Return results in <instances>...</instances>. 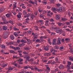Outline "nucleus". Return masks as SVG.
Returning a JSON list of instances; mask_svg holds the SVG:
<instances>
[{
  "label": "nucleus",
  "instance_id": "f257e3e1",
  "mask_svg": "<svg viewBox=\"0 0 73 73\" xmlns=\"http://www.w3.org/2000/svg\"><path fill=\"white\" fill-rule=\"evenodd\" d=\"M56 33H59L60 34H61L63 32V30L62 29L57 30H56Z\"/></svg>",
  "mask_w": 73,
  "mask_h": 73
},
{
  "label": "nucleus",
  "instance_id": "f03ea898",
  "mask_svg": "<svg viewBox=\"0 0 73 73\" xmlns=\"http://www.w3.org/2000/svg\"><path fill=\"white\" fill-rule=\"evenodd\" d=\"M30 68V69H31V70H34V68H32V66L30 67V66L29 65H27V66H25L24 67V69H28V68Z\"/></svg>",
  "mask_w": 73,
  "mask_h": 73
},
{
  "label": "nucleus",
  "instance_id": "7ed1b4c3",
  "mask_svg": "<svg viewBox=\"0 0 73 73\" xmlns=\"http://www.w3.org/2000/svg\"><path fill=\"white\" fill-rule=\"evenodd\" d=\"M34 38H33V41H34V42H35V40L36 39H37V38H38V35L34 34Z\"/></svg>",
  "mask_w": 73,
  "mask_h": 73
},
{
  "label": "nucleus",
  "instance_id": "20e7f679",
  "mask_svg": "<svg viewBox=\"0 0 73 73\" xmlns=\"http://www.w3.org/2000/svg\"><path fill=\"white\" fill-rule=\"evenodd\" d=\"M47 15L49 16H51V15H53V13L52 12L51 13L50 11H49L48 12Z\"/></svg>",
  "mask_w": 73,
  "mask_h": 73
},
{
  "label": "nucleus",
  "instance_id": "39448f33",
  "mask_svg": "<svg viewBox=\"0 0 73 73\" xmlns=\"http://www.w3.org/2000/svg\"><path fill=\"white\" fill-rule=\"evenodd\" d=\"M52 41V45H56V39H54Z\"/></svg>",
  "mask_w": 73,
  "mask_h": 73
},
{
  "label": "nucleus",
  "instance_id": "423d86ee",
  "mask_svg": "<svg viewBox=\"0 0 73 73\" xmlns=\"http://www.w3.org/2000/svg\"><path fill=\"white\" fill-rule=\"evenodd\" d=\"M58 68L59 69H64L65 68V66L64 65H60L58 66Z\"/></svg>",
  "mask_w": 73,
  "mask_h": 73
},
{
  "label": "nucleus",
  "instance_id": "0eeeda50",
  "mask_svg": "<svg viewBox=\"0 0 73 73\" xmlns=\"http://www.w3.org/2000/svg\"><path fill=\"white\" fill-rule=\"evenodd\" d=\"M52 10L54 12V13H56L57 12H56V11H57V9H56L54 8H52Z\"/></svg>",
  "mask_w": 73,
  "mask_h": 73
},
{
  "label": "nucleus",
  "instance_id": "6e6552de",
  "mask_svg": "<svg viewBox=\"0 0 73 73\" xmlns=\"http://www.w3.org/2000/svg\"><path fill=\"white\" fill-rule=\"evenodd\" d=\"M43 49L44 50H49V47L47 46L44 47L43 48Z\"/></svg>",
  "mask_w": 73,
  "mask_h": 73
},
{
  "label": "nucleus",
  "instance_id": "1a4fd4ad",
  "mask_svg": "<svg viewBox=\"0 0 73 73\" xmlns=\"http://www.w3.org/2000/svg\"><path fill=\"white\" fill-rule=\"evenodd\" d=\"M55 19L56 20H58L59 19H60V16L59 15H56V17Z\"/></svg>",
  "mask_w": 73,
  "mask_h": 73
},
{
  "label": "nucleus",
  "instance_id": "9d476101",
  "mask_svg": "<svg viewBox=\"0 0 73 73\" xmlns=\"http://www.w3.org/2000/svg\"><path fill=\"white\" fill-rule=\"evenodd\" d=\"M30 16V13H28L27 15H25L24 16V17H25V18H26L27 17H29Z\"/></svg>",
  "mask_w": 73,
  "mask_h": 73
},
{
  "label": "nucleus",
  "instance_id": "9b49d317",
  "mask_svg": "<svg viewBox=\"0 0 73 73\" xmlns=\"http://www.w3.org/2000/svg\"><path fill=\"white\" fill-rule=\"evenodd\" d=\"M62 7H58V8L57 9V11H60V12H61L62 11Z\"/></svg>",
  "mask_w": 73,
  "mask_h": 73
},
{
  "label": "nucleus",
  "instance_id": "f8f14e48",
  "mask_svg": "<svg viewBox=\"0 0 73 73\" xmlns=\"http://www.w3.org/2000/svg\"><path fill=\"white\" fill-rule=\"evenodd\" d=\"M51 54L49 53H45L44 54V56H50Z\"/></svg>",
  "mask_w": 73,
  "mask_h": 73
},
{
  "label": "nucleus",
  "instance_id": "ddd939ff",
  "mask_svg": "<svg viewBox=\"0 0 73 73\" xmlns=\"http://www.w3.org/2000/svg\"><path fill=\"white\" fill-rule=\"evenodd\" d=\"M8 27L6 26H4L3 27V30H5V31H6Z\"/></svg>",
  "mask_w": 73,
  "mask_h": 73
},
{
  "label": "nucleus",
  "instance_id": "4468645a",
  "mask_svg": "<svg viewBox=\"0 0 73 73\" xmlns=\"http://www.w3.org/2000/svg\"><path fill=\"white\" fill-rule=\"evenodd\" d=\"M31 17L32 19V20H33L34 19V17H35V15L33 14H31Z\"/></svg>",
  "mask_w": 73,
  "mask_h": 73
},
{
  "label": "nucleus",
  "instance_id": "2eb2a0df",
  "mask_svg": "<svg viewBox=\"0 0 73 73\" xmlns=\"http://www.w3.org/2000/svg\"><path fill=\"white\" fill-rule=\"evenodd\" d=\"M10 38L11 40H14L15 39V36L13 35H11L10 36Z\"/></svg>",
  "mask_w": 73,
  "mask_h": 73
},
{
  "label": "nucleus",
  "instance_id": "dca6fc26",
  "mask_svg": "<svg viewBox=\"0 0 73 73\" xmlns=\"http://www.w3.org/2000/svg\"><path fill=\"white\" fill-rule=\"evenodd\" d=\"M50 4H54V0H50Z\"/></svg>",
  "mask_w": 73,
  "mask_h": 73
},
{
  "label": "nucleus",
  "instance_id": "f3484780",
  "mask_svg": "<svg viewBox=\"0 0 73 73\" xmlns=\"http://www.w3.org/2000/svg\"><path fill=\"white\" fill-rule=\"evenodd\" d=\"M61 20L62 21H65L67 20V19L66 18H62Z\"/></svg>",
  "mask_w": 73,
  "mask_h": 73
},
{
  "label": "nucleus",
  "instance_id": "a211bd4d",
  "mask_svg": "<svg viewBox=\"0 0 73 73\" xmlns=\"http://www.w3.org/2000/svg\"><path fill=\"white\" fill-rule=\"evenodd\" d=\"M60 50H61V51H63L64 50V47L63 46L60 47Z\"/></svg>",
  "mask_w": 73,
  "mask_h": 73
},
{
  "label": "nucleus",
  "instance_id": "6ab92c4d",
  "mask_svg": "<svg viewBox=\"0 0 73 73\" xmlns=\"http://www.w3.org/2000/svg\"><path fill=\"white\" fill-rule=\"evenodd\" d=\"M7 66V64H3L1 65V66H2V67H3V68H5V67H6Z\"/></svg>",
  "mask_w": 73,
  "mask_h": 73
},
{
  "label": "nucleus",
  "instance_id": "aec40b11",
  "mask_svg": "<svg viewBox=\"0 0 73 73\" xmlns=\"http://www.w3.org/2000/svg\"><path fill=\"white\" fill-rule=\"evenodd\" d=\"M24 45H25V44L23 43L21 44H19V46H20V47H21V46H23Z\"/></svg>",
  "mask_w": 73,
  "mask_h": 73
},
{
  "label": "nucleus",
  "instance_id": "412c9836",
  "mask_svg": "<svg viewBox=\"0 0 73 73\" xmlns=\"http://www.w3.org/2000/svg\"><path fill=\"white\" fill-rule=\"evenodd\" d=\"M5 9L4 8V7H1L0 9V11L1 12H3V11H4Z\"/></svg>",
  "mask_w": 73,
  "mask_h": 73
},
{
  "label": "nucleus",
  "instance_id": "4be33fe9",
  "mask_svg": "<svg viewBox=\"0 0 73 73\" xmlns=\"http://www.w3.org/2000/svg\"><path fill=\"white\" fill-rule=\"evenodd\" d=\"M23 14L25 15L27 14V11L25 10H24L23 11Z\"/></svg>",
  "mask_w": 73,
  "mask_h": 73
},
{
  "label": "nucleus",
  "instance_id": "5701e85b",
  "mask_svg": "<svg viewBox=\"0 0 73 73\" xmlns=\"http://www.w3.org/2000/svg\"><path fill=\"white\" fill-rule=\"evenodd\" d=\"M46 38V37H45V36H41L40 37V40H41V41H43V40H42V38Z\"/></svg>",
  "mask_w": 73,
  "mask_h": 73
},
{
  "label": "nucleus",
  "instance_id": "b1692460",
  "mask_svg": "<svg viewBox=\"0 0 73 73\" xmlns=\"http://www.w3.org/2000/svg\"><path fill=\"white\" fill-rule=\"evenodd\" d=\"M0 46L1 47V48H3L4 49L5 48V46L4 44L1 45L0 44Z\"/></svg>",
  "mask_w": 73,
  "mask_h": 73
},
{
  "label": "nucleus",
  "instance_id": "393cba45",
  "mask_svg": "<svg viewBox=\"0 0 73 73\" xmlns=\"http://www.w3.org/2000/svg\"><path fill=\"white\" fill-rule=\"evenodd\" d=\"M20 48L19 47H15L14 48L15 50H20Z\"/></svg>",
  "mask_w": 73,
  "mask_h": 73
},
{
  "label": "nucleus",
  "instance_id": "a878e982",
  "mask_svg": "<svg viewBox=\"0 0 73 73\" xmlns=\"http://www.w3.org/2000/svg\"><path fill=\"white\" fill-rule=\"evenodd\" d=\"M40 17H41L42 19H44V15H43L41 14H40Z\"/></svg>",
  "mask_w": 73,
  "mask_h": 73
},
{
  "label": "nucleus",
  "instance_id": "bb28decb",
  "mask_svg": "<svg viewBox=\"0 0 73 73\" xmlns=\"http://www.w3.org/2000/svg\"><path fill=\"white\" fill-rule=\"evenodd\" d=\"M6 16L7 17H10V16H11V14H7L6 15Z\"/></svg>",
  "mask_w": 73,
  "mask_h": 73
},
{
  "label": "nucleus",
  "instance_id": "cd10ccee",
  "mask_svg": "<svg viewBox=\"0 0 73 73\" xmlns=\"http://www.w3.org/2000/svg\"><path fill=\"white\" fill-rule=\"evenodd\" d=\"M60 41V40H58V41H57V43L58 45H60V44H61V41Z\"/></svg>",
  "mask_w": 73,
  "mask_h": 73
},
{
  "label": "nucleus",
  "instance_id": "c85d7f7f",
  "mask_svg": "<svg viewBox=\"0 0 73 73\" xmlns=\"http://www.w3.org/2000/svg\"><path fill=\"white\" fill-rule=\"evenodd\" d=\"M69 60H70V61H73V57L72 56H71L69 57Z\"/></svg>",
  "mask_w": 73,
  "mask_h": 73
},
{
  "label": "nucleus",
  "instance_id": "c756f323",
  "mask_svg": "<svg viewBox=\"0 0 73 73\" xmlns=\"http://www.w3.org/2000/svg\"><path fill=\"white\" fill-rule=\"evenodd\" d=\"M35 40V41H36V42H42L41 41L38 39H37V40L36 39Z\"/></svg>",
  "mask_w": 73,
  "mask_h": 73
},
{
  "label": "nucleus",
  "instance_id": "7c9ffc66",
  "mask_svg": "<svg viewBox=\"0 0 73 73\" xmlns=\"http://www.w3.org/2000/svg\"><path fill=\"white\" fill-rule=\"evenodd\" d=\"M50 51L51 52H57L56 51L53 50L52 48H51L50 49Z\"/></svg>",
  "mask_w": 73,
  "mask_h": 73
},
{
  "label": "nucleus",
  "instance_id": "2f4dec72",
  "mask_svg": "<svg viewBox=\"0 0 73 73\" xmlns=\"http://www.w3.org/2000/svg\"><path fill=\"white\" fill-rule=\"evenodd\" d=\"M24 58H26L27 60L28 61L29 60V56H26Z\"/></svg>",
  "mask_w": 73,
  "mask_h": 73
},
{
  "label": "nucleus",
  "instance_id": "473e14b6",
  "mask_svg": "<svg viewBox=\"0 0 73 73\" xmlns=\"http://www.w3.org/2000/svg\"><path fill=\"white\" fill-rule=\"evenodd\" d=\"M34 27L35 28V30L36 31H38V27L37 26H34Z\"/></svg>",
  "mask_w": 73,
  "mask_h": 73
},
{
  "label": "nucleus",
  "instance_id": "72a5a7b5",
  "mask_svg": "<svg viewBox=\"0 0 73 73\" xmlns=\"http://www.w3.org/2000/svg\"><path fill=\"white\" fill-rule=\"evenodd\" d=\"M48 23H49V21H46L45 24V25H46V26H48Z\"/></svg>",
  "mask_w": 73,
  "mask_h": 73
},
{
  "label": "nucleus",
  "instance_id": "f704fd0d",
  "mask_svg": "<svg viewBox=\"0 0 73 73\" xmlns=\"http://www.w3.org/2000/svg\"><path fill=\"white\" fill-rule=\"evenodd\" d=\"M13 29H14V31H19V29L16 28V27H14Z\"/></svg>",
  "mask_w": 73,
  "mask_h": 73
},
{
  "label": "nucleus",
  "instance_id": "c9c22d12",
  "mask_svg": "<svg viewBox=\"0 0 73 73\" xmlns=\"http://www.w3.org/2000/svg\"><path fill=\"white\" fill-rule=\"evenodd\" d=\"M34 69H35L36 70H37V71H38V72H40V70H39V69L37 67H35L34 68Z\"/></svg>",
  "mask_w": 73,
  "mask_h": 73
},
{
  "label": "nucleus",
  "instance_id": "e433bc0d",
  "mask_svg": "<svg viewBox=\"0 0 73 73\" xmlns=\"http://www.w3.org/2000/svg\"><path fill=\"white\" fill-rule=\"evenodd\" d=\"M48 43H49L50 44H52V43L50 41V39H48Z\"/></svg>",
  "mask_w": 73,
  "mask_h": 73
},
{
  "label": "nucleus",
  "instance_id": "4c0bfd02",
  "mask_svg": "<svg viewBox=\"0 0 73 73\" xmlns=\"http://www.w3.org/2000/svg\"><path fill=\"white\" fill-rule=\"evenodd\" d=\"M13 35H15V37H17L19 35L17 34V33L15 32L13 33Z\"/></svg>",
  "mask_w": 73,
  "mask_h": 73
},
{
  "label": "nucleus",
  "instance_id": "58836bf2",
  "mask_svg": "<svg viewBox=\"0 0 73 73\" xmlns=\"http://www.w3.org/2000/svg\"><path fill=\"white\" fill-rule=\"evenodd\" d=\"M29 3L32 4H35V3L34 2H32V1H29Z\"/></svg>",
  "mask_w": 73,
  "mask_h": 73
},
{
  "label": "nucleus",
  "instance_id": "ea45409f",
  "mask_svg": "<svg viewBox=\"0 0 73 73\" xmlns=\"http://www.w3.org/2000/svg\"><path fill=\"white\" fill-rule=\"evenodd\" d=\"M9 23H11V24L12 25H13V23L12 21L10 20L9 21Z\"/></svg>",
  "mask_w": 73,
  "mask_h": 73
},
{
  "label": "nucleus",
  "instance_id": "a19ab883",
  "mask_svg": "<svg viewBox=\"0 0 73 73\" xmlns=\"http://www.w3.org/2000/svg\"><path fill=\"white\" fill-rule=\"evenodd\" d=\"M28 72H26V71L24 70H22V73H27Z\"/></svg>",
  "mask_w": 73,
  "mask_h": 73
},
{
  "label": "nucleus",
  "instance_id": "79ce46f5",
  "mask_svg": "<svg viewBox=\"0 0 73 73\" xmlns=\"http://www.w3.org/2000/svg\"><path fill=\"white\" fill-rule=\"evenodd\" d=\"M58 26H59V27H61V25H62V23H58Z\"/></svg>",
  "mask_w": 73,
  "mask_h": 73
},
{
  "label": "nucleus",
  "instance_id": "37998d69",
  "mask_svg": "<svg viewBox=\"0 0 73 73\" xmlns=\"http://www.w3.org/2000/svg\"><path fill=\"white\" fill-rule=\"evenodd\" d=\"M68 65H70L72 64V62L70 61H68Z\"/></svg>",
  "mask_w": 73,
  "mask_h": 73
},
{
  "label": "nucleus",
  "instance_id": "c03bdc74",
  "mask_svg": "<svg viewBox=\"0 0 73 73\" xmlns=\"http://www.w3.org/2000/svg\"><path fill=\"white\" fill-rule=\"evenodd\" d=\"M10 53H15V52L13 50H11L10 51Z\"/></svg>",
  "mask_w": 73,
  "mask_h": 73
},
{
  "label": "nucleus",
  "instance_id": "a18cd8bd",
  "mask_svg": "<svg viewBox=\"0 0 73 73\" xmlns=\"http://www.w3.org/2000/svg\"><path fill=\"white\" fill-rule=\"evenodd\" d=\"M13 9H15L16 8V5H13Z\"/></svg>",
  "mask_w": 73,
  "mask_h": 73
},
{
  "label": "nucleus",
  "instance_id": "49530a36",
  "mask_svg": "<svg viewBox=\"0 0 73 73\" xmlns=\"http://www.w3.org/2000/svg\"><path fill=\"white\" fill-rule=\"evenodd\" d=\"M55 49H59V48H58V46H54Z\"/></svg>",
  "mask_w": 73,
  "mask_h": 73
},
{
  "label": "nucleus",
  "instance_id": "de8ad7c7",
  "mask_svg": "<svg viewBox=\"0 0 73 73\" xmlns=\"http://www.w3.org/2000/svg\"><path fill=\"white\" fill-rule=\"evenodd\" d=\"M25 49L26 50H29V47H26L25 48Z\"/></svg>",
  "mask_w": 73,
  "mask_h": 73
},
{
  "label": "nucleus",
  "instance_id": "09e8293b",
  "mask_svg": "<svg viewBox=\"0 0 73 73\" xmlns=\"http://www.w3.org/2000/svg\"><path fill=\"white\" fill-rule=\"evenodd\" d=\"M46 13V11L45 10H44L43 11H42V13H43V14H45V13Z\"/></svg>",
  "mask_w": 73,
  "mask_h": 73
},
{
  "label": "nucleus",
  "instance_id": "8fccbe9b",
  "mask_svg": "<svg viewBox=\"0 0 73 73\" xmlns=\"http://www.w3.org/2000/svg\"><path fill=\"white\" fill-rule=\"evenodd\" d=\"M10 48H12V49H14V50H15V47L13 46H10Z\"/></svg>",
  "mask_w": 73,
  "mask_h": 73
},
{
  "label": "nucleus",
  "instance_id": "3c124183",
  "mask_svg": "<svg viewBox=\"0 0 73 73\" xmlns=\"http://www.w3.org/2000/svg\"><path fill=\"white\" fill-rule=\"evenodd\" d=\"M38 11L40 13H42V10H40V9H38Z\"/></svg>",
  "mask_w": 73,
  "mask_h": 73
},
{
  "label": "nucleus",
  "instance_id": "603ef678",
  "mask_svg": "<svg viewBox=\"0 0 73 73\" xmlns=\"http://www.w3.org/2000/svg\"><path fill=\"white\" fill-rule=\"evenodd\" d=\"M23 54H28V53L26 52V51H24L23 52Z\"/></svg>",
  "mask_w": 73,
  "mask_h": 73
},
{
  "label": "nucleus",
  "instance_id": "864d4df0",
  "mask_svg": "<svg viewBox=\"0 0 73 73\" xmlns=\"http://www.w3.org/2000/svg\"><path fill=\"white\" fill-rule=\"evenodd\" d=\"M28 34H31V33H32V31H31L30 30L28 31Z\"/></svg>",
  "mask_w": 73,
  "mask_h": 73
},
{
  "label": "nucleus",
  "instance_id": "5fc2aeb1",
  "mask_svg": "<svg viewBox=\"0 0 73 73\" xmlns=\"http://www.w3.org/2000/svg\"><path fill=\"white\" fill-rule=\"evenodd\" d=\"M35 2L34 3L35 4H36V5H37V0H35Z\"/></svg>",
  "mask_w": 73,
  "mask_h": 73
},
{
  "label": "nucleus",
  "instance_id": "6e6d98bb",
  "mask_svg": "<svg viewBox=\"0 0 73 73\" xmlns=\"http://www.w3.org/2000/svg\"><path fill=\"white\" fill-rule=\"evenodd\" d=\"M38 22H39V23H43V21L42 20H39L38 21Z\"/></svg>",
  "mask_w": 73,
  "mask_h": 73
},
{
  "label": "nucleus",
  "instance_id": "4d7b16f0",
  "mask_svg": "<svg viewBox=\"0 0 73 73\" xmlns=\"http://www.w3.org/2000/svg\"><path fill=\"white\" fill-rule=\"evenodd\" d=\"M56 5L57 7H60V6H61V4L60 3H58L56 4Z\"/></svg>",
  "mask_w": 73,
  "mask_h": 73
},
{
  "label": "nucleus",
  "instance_id": "13d9d810",
  "mask_svg": "<svg viewBox=\"0 0 73 73\" xmlns=\"http://www.w3.org/2000/svg\"><path fill=\"white\" fill-rule=\"evenodd\" d=\"M13 68H11V67H9V70H13Z\"/></svg>",
  "mask_w": 73,
  "mask_h": 73
},
{
  "label": "nucleus",
  "instance_id": "bf43d9fd",
  "mask_svg": "<svg viewBox=\"0 0 73 73\" xmlns=\"http://www.w3.org/2000/svg\"><path fill=\"white\" fill-rule=\"evenodd\" d=\"M55 29H60V28L58 27H56L54 28Z\"/></svg>",
  "mask_w": 73,
  "mask_h": 73
},
{
  "label": "nucleus",
  "instance_id": "052dcab7",
  "mask_svg": "<svg viewBox=\"0 0 73 73\" xmlns=\"http://www.w3.org/2000/svg\"><path fill=\"white\" fill-rule=\"evenodd\" d=\"M62 35V36H65V32H63Z\"/></svg>",
  "mask_w": 73,
  "mask_h": 73
},
{
  "label": "nucleus",
  "instance_id": "680f3d73",
  "mask_svg": "<svg viewBox=\"0 0 73 73\" xmlns=\"http://www.w3.org/2000/svg\"><path fill=\"white\" fill-rule=\"evenodd\" d=\"M10 29L11 31L12 29V26H10Z\"/></svg>",
  "mask_w": 73,
  "mask_h": 73
},
{
  "label": "nucleus",
  "instance_id": "e2e57ef3",
  "mask_svg": "<svg viewBox=\"0 0 73 73\" xmlns=\"http://www.w3.org/2000/svg\"><path fill=\"white\" fill-rule=\"evenodd\" d=\"M24 4H21V5H19L20 7H22V6H24Z\"/></svg>",
  "mask_w": 73,
  "mask_h": 73
},
{
  "label": "nucleus",
  "instance_id": "0e129e2a",
  "mask_svg": "<svg viewBox=\"0 0 73 73\" xmlns=\"http://www.w3.org/2000/svg\"><path fill=\"white\" fill-rule=\"evenodd\" d=\"M31 43H32V42H31V41H28V44H31Z\"/></svg>",
  "mask_w": 73,
  "mask_h": 73
},
{
  "label": "nucleus",
  "instance_id": "69168bd1",
  "mask_svg": "<svg viewBox=\"0 0 73 73\" xmlns=\"http://www.w3.org/2000/svg\"><path fill=\"white\" fill-rule=\"evenodd\" d=\"M48 61V60H43V62L44 63V62H46Z\"/></svg>",
  "mask_w": 73,
  "mask_h": 73
},
{
  "label": "nucleus",
  "instance_id": "338daca9",
  "mask_svg": "<svg viewBox=\"0 0 73 73\" xmlns=\"http://www.w3.org/2000/svg\"><path fill=\"white\" fill-rule=\"evenodd\" d=\"M16 12H20L19 10L18 9H17L16 10Z\"/></svg>",
  "mask_w": 73,
  "mask_h": 73
},
{
  "label": "nucleus",
  "instance_id": "774afa93",
  "mask_svg": "<svg viewBox=\"0 0 73 73\" xmlns=\"http://www.w3.org/2000/svg\"><path fill=\"white\" fill-rule=\"evenodd\" d=\"M17 17L18 18H21V15H17Z\"/></svg>",
  "mask_w": 73,
  "mask_h": 73
}]
</instances>
